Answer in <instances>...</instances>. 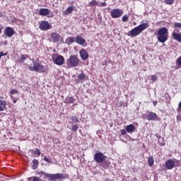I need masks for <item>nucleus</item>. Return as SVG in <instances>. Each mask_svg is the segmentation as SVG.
Listing matches in <instances>:
<instances>
[{"instance_id": "c9c22d12", "label": "nucleus", "mask_w": 181, "mask_h": 181, "mask_svg": "<svg viewBox=\"0 0 181 181\" xmlns=\"http://www.w3.org/2000/svg\"><path fill=\"white\" fill-rule=\"evenodd\" d=\"M160 141H163V138L161 137L158 139V144L160 146H165V142L163 141L162 143H160Z\"/></svg>"}, {"instance_id": "f704fd0d", "label": "nucleus", "mask_w": 181, "mask_h": 181, "mask_svg": "<svg viewBox=\"0 0 181 181\" xmlns=\"http://www.w3.org/2000/svg\"><path fill=\"white\" fill-rule=\"evenodd\" d=\"M77 129H78V124H75V125L72 126L71 131L73 132H76V131H77Z\"/></svg>"}, {"instance_id": "a878e982", "label": "nucleus", "mask_w": 181, "mask_h": 181, "mask_svg": "<svg viewBox=\"0 0 181 181\" xmlns=\"http://www.w3.org/2000/svg\"><path fill=\"white\" fill-rule=\"evenodd\" d=\"M28 57H29V55H28V54H22L19 59V61L21 63H23V62H25V60H26Z\"/></svg>"}, {"instance_id": "7ed1b4c3", "label": "nucleus", "mask_w": 181, "mask_h": 181, "mask_svg": "<svg viewBox=\"0 0 181 181\" xmlns=\"http://www.w3.org/2000/svg\"><path fill=\"white\" fill-rule=\"evenodd\" d=\"M66 63L69 67H77V66H80V59L77 55H71L66 60Z\"/></svg>"}, {"instance_id": "4d7b16f0", "label": "nucleus", "mask_w": 181, "mask_h": 181, "mask_svg": "<svg viewBox=\"0 0 181 181\" xmlns=\"http://www.w3.org/2000/svg\"><path fill=\"white\" fill-rule=\"evenodd\" d=\"M4 44H6V42H4Z\"/></svg>"}, {"instance_id": "c85d7f7f", "label": "nucleus", "mask_w": 181, "mask_h": 181, "mask_svg": "<svg viewBox=\"0 0 181 181\" xmlns=\"http://www.w3.org/2000/svg\"><path fill=\"white\" fill-rule=\"evenodd\" d=\"M42 180L40 178H39V177H30L28 178V181H41Z\"/></svg>"}, {"instance_id": "aec40b11", "label": "nucleus", "mask_w": 181, "mask_h": 181, "mask_svg": "<svg viewBox=\"0 0 181 181\" xmlns=\"http://www.w3.org/2000/svg\"><path fill=\"white\" fill-rule=\"evenodd\" d=\"M6 110V101L0 100V111H5Z\"/></svg>"}, {"instance_id": "58836bf2", "label": "nucleus", "mask_w": 181, "mask_h": 181, "mask_svg": "<svg viewBox=\"0 0 181 181\" xmlns=\"http://www.w3.org/2000/svg\"><path fill=\"white\" fill-rule=\"evenodd\" d=\"M10 94H11V95H13V94H18V90H16V89H13V90H11L10 91Z\"/></svg>"}, {"instance_id": "7c9ffc66", "label": "nucleus", "mask_w": 181, "mask_h": 181, "mask_svg": "<svg viewBox=\"0 0 181 181\" xmlns=\"http://www.w3.org/2000/svg\"><path fill=\"white\" fill-rule=\"evenodd\" d=\"M129 19V17L128 16V15H124L122 17V22H128V20Z\"/></svg>"}, {"instance_id": "f257e3e1", "label": "nucleus", "mask_w": 181, "mask_h": 181, "mask_svg": "<svg viewBox=\"0 0 181 181\" xmlns=\"http://www.w3.org/2000/svg\"><path fill=\"white\" fill-rule=\"evenodd\" d=\"M149 28V24L148 23H144L143 24L139 25L137 27H135L132 30H131L129 32V36H131L132 37H135V36H138L139 35H141L144 30L146 29H148Z\"/></svg>"}, {"instance_id": "20e7f679", "label": "nucleus", "mask_w": 181, "mask_h": 181, "mask_svg": "<svg viewBox=\"0 0 181 181\" xmlns=\"http://www.w3.org/2000/svg\"><path fill=\"white\" fill-rule=\"evenodd\" d=\"M30 71H36V73H45V66L40 64L39 62H33V66H29Z\"/></svg>"}, {"instance_id": "864d4df0", "label": "nucleus", "mask_w": 181, "mask_h": 181, "mask_svg": "<svg viewBox=\"0 0 181 181\" xmlns=\"http://www.w3.org/2000/svg\"><path fill=\"white\" fill-rule=\"evenodd\" d=\"M105 65L107 66V62H105Z\"/></svg>"}, {"instance_id": "f8f14e48", "label": "nucleus", "mask_w": 181, "mask_h": 181, "mask_svg": "<svg viewBox=\"0 0 181 181\" xmlns=\"http://www.w3.org/2000/svg\"><path fill=\"white\" fill-rule=\"evenodd\" d=\"M4 34L7 37H12L15 35V30L11 27H6L4 30Z\"/></svg>"}, {"instance_id": "6e6552de", "label": "nucleus", "mask_w": 181, "mask_h": 181, "mask_svg": "<svg viewBox=\"0 0 181 181\" xmlns=\"http://www.w3.org/2000/svg\"><path fill=\"white\" fill-rule=\"evenodd\" d=\"M105 158H107V156L101 152L96 153L94 155V160H95L97 163H103V162L105 160Z\"/></svg>"}, {"instance_id": "a19ab883", "label": "nucleus", "mask_w": 181, "mask_h": 181, "mask_svg": "<svg viewBox=\"0 0 181 181\" xmlns=\"http://www.w3.org/2000/svg\"><path fill=\"white\" fill-rule=\"evenodd\" d=\"M151 80L152 81H156V80H158V76L156 75H152Z\"/></svg>"}, {"instance_id": "a18cd8bd", "label": "nucleus", "mask_w": 181, "mask_h": 181, "mask_svg": "<svg viewBox=\"0 0 181 181\" xmlns=\"http://www.w3.org/2000/svg\"><path fill=\"white\" fill-rule=\"evenodd\" d=\"M8 53H4V52H0V57H2V56H7Z\"/></svg>"}, {"instance_id": "393cba45", "label": "nucleus", "mask_w": 181, "mask_h": 181, "mask_svg": "<svg viewBox=\"0 0 181 181\" xmlns=\"http://www.w3.org/2000/svg\"><path fill=\"white\" fill-rule=\"evenodd\" d=\"M33 163L32 169H37V167L39 166V161L37 159H34L33 160Z\"/></svg>"}, {"instance_id": "cd10ccee", "label": "nucleus", "mask_w": 181, "mask_h": 181, "mask_svg": "<svg viewBox=\"0 0 181 181\" xmlns=\"http://www.w3.org/2000/svg\"><path fill=\"white\" fill-rule=\"evenodd\" d=\"M153 163H155V160H153V156L148 157V164L150 166H153Z\"/></svg>"}, {"instance_id": "5fc2aeb1", "label": "nucleus", "mask_w": 181, "mask_h": 181, "mask_svg": "<svg viewBox=\"0 0 181 181\" xmlns=\"http://www.w3.org/2000/svg\"><path fill=\"white\" fill-rule=\"evenodd\" d=\"M181 118L180 117H178V119H180Z\"/></svg>"}, {"instance_id": "ddd939ff", "label": "nucleus", "mask_w": 181, "mask_h": 181, "mask_svg": "<svg viewBox=\"0 0 181 181\" xmlns=\"http://www.w3.org/2000/svg\"><path fill=\"white\" fill-rule=\"evenodd\" d=\"M146 119L148 121H155L158 119V115L153 112H148Z\"/></svg>"}, {"instance_id": "423d86ee", "label": "nucleus", "mask_w": 181, "mask_h": 181, "mask_svg": "<svg viewBox=\"0 0 181 181\" xmlns=\"http://www.w3.org/2000/svg\"><path fill=\"white\" fill-rule=\"evenodd\" d=\"M124 15V11L121 8H114L110 11V16L112 19H118Z\"/></svg>"}, {"instance_id": "c03bdc74", "label": "nucleus", "mask_w": 181, "mask_h": 181, "mask_svg": "<svg viewBox=\"0 0 181 181\" xmlns=\"http://www.w3.org/2000/svg\"><path fill=\"white\" fill-rule=\"evenodd\" d=\"M120 132H121L122 135H127V130H125V129L120 130Z\"/></svg>"}, {"instance_id": "de8ad7c7", "label": "nucleus", "mask_w": 181, "mask_h": 181, "mask_svg": "<svg viewBox=\"0 0 181 181\" xmlns=\"http://www.w3.org/2000/svg\"><path fill=\"white\" fill-rule=\"evenodd\" d=\"M71 139H73V136H69L68 141H71Z\"/></svg>"}, {"instance_id": "5701e85b", "label": "nucleus", "mask_w": 181, "mask_h": 181, "mask_svg": "<svg viewBox=\"0 0 181 181\" xmlns=\"http://www.w3.org/2000/svg\"><path fill=\"white\" fill-rule=\"evenodd\" d=\"M99 5H100V3L96 0H92L90 2L88 3V6H90V7L98 6Z\"/></svg>"}, {"instance_id": "473e14b6", "label": "nucleus", "mask_w": 181, "mask_h": 181, "mask_svg": "<svg viewBox=\"0 0 181 181\" xmlns=\"http://www.w3.org/2000/svg\"><path fill=\"white\" fill-rule=\"evenodd\" d=\"M71 121H73L74 122H80V120L78 119V117H77L76 116H72L71 117Z\"/></svg>"}, {"instance_id": "79ce46f5", "label": "nucleus", "mask_w": 181, "mask_h": 181, "mask_svg": "<svg viewBox=\"0 0 181 181\" xmlns=\"http://www.w3.org/2000/svg\"><path fill=\"white\" fill-rule=\"evenodd\" d=\"M35 154L37 155V156H40V149L36 148Z\"/></svg>"}, {"instance_id": "4c0bfd02", "label": "nucleus", "mask_w": 181, "mask_h": 181, "mask_svg": "<svg viewBox=\"0 0 181 181\" xmlns=\"http://www.w3.org/2000/svg\"><path fill=\"white\" fill-rule=\"evenodd\" d=\"M174 26L178 29H181V23H175Z\"/></svg>"}, {"instance_id": "6e6d98bb", "label": "nucleus", "mask_w": 181, "mask_h": 181, "mask_svg": "<svg viewBox=\"0 0 181 181\" xmlns=\"http://www.w3.org/2000/svg\"><path fill=\"white\" fill-rule=\"evenodd\" d=\"M4 44H6V42H4Z\"/></svg>"}, {"instance_id": "4be33fe9", "label": "nucleus", "mask_w": 181, "mask_h": 181, "mask_svg": "<svg viewBox=\"0 0 181 181\" xmlns=\"http://www.w3.org/2000/svg\"><path fill=\"white\" fill-rule=\"evenodd\" d=\"M76 101V99L71 96L66 97L65 99V103L66 104H73Z\"/></svg>"}, {"instance_id": "ea45409f", "label": "nucleus", "mask_w": 181, "mask_h": 181, "mask_svg": "<svg viewBox=\"0 0 181 181\" xmlns=\"http://www.w3.org/2000/svg\"><path fill=\"white\" fill-rule=\"evenodd\" d=\"M44 160L45 162H47V163H52V160L49 158H48L46 156L44 158Z\"/></svg>"}, {"instance_id": "f3484780", "label": "nucleus", "mask_w": 181, "mask_h": 181, "mask_svg": "<svg viewBox=\"0 0 181 181\" xmlns=\"http://www.w3.org/2000/svg\"><path fill=\"white\" fill-rule=\"evenodd\" d=\"M49 13H50V10H49L48 8L40 9L39 15H40V16H47Z\"/></svg>"}, {"instance_id": "1a4fd4ad", "label": "nucleus", "mask_w": 181, "mask_h": 181, "mask_svg": "<svg viewBox=\"0 0 181 181\" xmlns=\"http://www.w3.org/2000/svg\"><path fill=\"white\" fill-rule=\"evenodd\" d=\"M52 61L57 65V66H62L64 64V57L62 55H54L52 57Z\"/></svg>"}, {"instance_id": "39448f33", "label": "nucleus", "mask_w": 181, "mask_h": 181, "mask_svg": "<svg viewBox=\"0 0 181 181\" xmlns=\"http://www.w3.org/2000/svg\"><path fill=\"white\" fill-rule=\"evenodd\" d=\"M180 165V161L176 159H169L165 162V168L168 170H172L175 166L177 168Z\"/></svg>"}, {"instance_id": "72a5a7b5", "label": "nucleus", "mask_w": 181, "mask_h": 181, "mask_svg": "<svg viewBox=\"0 0 181 181\" xmlns=\"http://www.w3.org/2000/svg\"><path fill=\"white\" fill-rule=\"evenodd\" d=\"M78 78H79V80H86V74H80L78 76Z\"/></svg>"}, {"instance_id": "c756f323", "label": "nucleus", "mask_w": 181, "mask_h": 181, "mask_svg": "<svg viewBox=\"0 0 181 181\" xmlns=\"http://www.w3.org/2000/svg\"><path fill=\"white\" fill-rule=\"evenodd\" d=\"M164 2L166 5H173L175 0H165Z\"/></svg>"}, {"instance_id": "2eb2a0df", "label": "nucleus", "mask_w": 181, "mask_h": 181, "mask_svg": "<svg viewBox=\"0 0 181 181\" xmlns=\"http://www.w3.org/2000/svg\"><path fill=\"white\" fill-rule=\"evenodd\" d=\"M79 54L82 60H87V59H88V52L84 49L80 50Z\"/></svg>"}, {"instance_id": "603ef678", "label": "nucleus", "mask_w": 181, "mask_h": 181, "mask_svg": "<svg viewBox=\"0 0 181 181\" xmlns=\"http://www.w3.org/2000/svg\"><path fill=\"white\" fill-rule=\"evenodd\" d=\"M179 118H181V117L177 116V119H179Z\"/></svg>"}, {"instance_id": "f03ea898", "label": "nucleus", "mask_w": 181, "mask_h": 181, "mask_svg": "<svg viewBox=\"0 0 181 181\" xmlns=\"http://www.w3.org/2000/svg\"><path fill=\"white\" fill-rule=\"evenodd\" d=\"M157 39L158 42H160V43H165V42H167L168 39H169V32L168 31V28L163 27L158 29L157 32Z\"/></svg>"}, {"instance_id": "49530a36", "label": "nucleus", "mask_w": 181, "mask_h": 181, "mask_svg": "<svg viewBox=\"0 0 181 181\" xmlns=\"http://www.w3.org/2000/svg\"><path fill=\"white\" fill-rule=\"evenodd\" d=\"M100 6H107V3L105 2L100 3Z\"/></svg>"}, {"instance_id": "9d476101", "label": "nucleus", "mask_w": 181, "mask_h": 181, "mask_svg": "<svg viewBox=\"0 0 181 181\" xmlns=\"http://www.w3.org/2000/svg\"><path fill=\"white\" fill-rule=\"evenodd\" d=\"M52 28V25L46 21H42L39 24V29H40V30H49Z\"/></svg>"}, {"instance_id": "37998d69", "label": "nucleus", "mask_w": 181, "mask_h": 181, "mask_svg": "<svg viewBox=\"0 0 181 181\" xmlns=\"http://www.w3.org/2000/svg\"><path fill=\"white\" fill-rule=\"evenodd\" d=\"M177 112H181V101L178 104V107L177 109Z\"/></svg>"}, {"instance_id": "9b49d317", "label": "nucleus", "mask_w": 181, "mask_h": 181, "mask_svg": "<svg viewBox=\"0 0 181 181\" xmlns=\"http://www.w3.org/2000/svg\"><path fill=\"white\" fill-rule=\"evenodd\" d=\"M51 40L53 43H57L58 42H63L62 35L57 33H52L50 35Z\"/></svg>"}, {"instance_id": "4468645a", "label": "nucleus", "mask_w": 181, "mask_h": 181, "mask_svg": "<svg viewBox=\"0 0 181 181\" xmlns=\"http://www.w3.org/2000/svg\"><path fill=\"white\" fill-rule=\"evenodd\" d=\"M37 175H39L40 176H44V179H48V180L51 181L52 174L46 173L44 171H38L37 172Z\"/></svg>"}, {"instance_id": "6ab92c4d", "label": "nucleus", "mask_w": 181, "mask_h": 181, "mask_svg": "<svg viewBox=\"0 0 181 181\" xmlns=\"http://www.w3.org/2000/svg\"><path fill=\"white\" fill-rule=\"evenodd\" d=\"M172 36L174 40L181 42V33H177L176 32H173Z\"/></svg>"}, {"instance_id": "dca6fc26", "label": "nucleus", "mask_w": 181, "mask_h": 181, "mask_svg": "<svg viewBox=\"0 0 181 181\" xmlns=\"http://www.w3.org/2000/svg\"><path fill=\"white\" fill-rule=\"evenodd\" d=\"M75 40L76 43H77V45H80L81 46H83V45L86 43V40L80 35L76 36Z\"/></svg>"}, {"instance_id": "bb28decb", "label": "nucleus", "mask_w": 181, "mask_h": 181, "mask_svg": "<svg viewBox=\"0 0 181 181\" xmlns=\"http://www.w3.org/2000/svg\"><path fill=\"white\" fill-rule=\"evenodd\" d=\"M100 165L102 166V168H103L104 169H107L109 166H110V163H107V161H105L103 160L102 163H100Z\"/></svg>"}, {"instance_id": "e433bc0d", "label": "nucleus", "mask_w": 181, "mask_h": 181, "mask_svg": "<svg viewBox=\"0 0 181 181\" xmlns=\"http://www.w3.org/2000/svg\"><path fill=\"white\" fill-rule=\"evenodd\" d=\"M176 64H177V66H181V57H180L177 59Z\"/></svg>"}, {"instance_id": "2f4dec72", "label": "nucleus", "mask_w": 181, "mask_h": 181, "mask_svg": "<svg viewBox=\"0 0 181 181\" xmlns=\"http://www.w3.org/2000/svg\"><path fill=\"white\" fill-rule=\"evenodd\" d=\"M15 23H16V25H22V22H23V21L19 19V18H15L14 21Z\"/></svg>"}, {"instance_id": "412c9836", "label": "nucleus", "mask_w": 181, "mask_h": 181, "mask_svg": "<svg viewBox=\"0 0 181 181\" xmlns=\"http://www.w3.org/2000/svg\"><path fill=\"white\" fill-rule=\"evenodd\" d=\"M73 11H74V7L73 6H69L64 12V15H70V13H73Z\"/></svg>"}, {"instance_id": "09e8293b", "label": "nucleus", "mask_w": 181, "mask_h": 181, "mask_svg": "<svg viewBox=\"0 0 181 181\" xmlns=\"http://www.w3.org/2000/svg\"><path fill=\"white\" fill-rule=\"evenodd\" d=\"M0 18H4V13H0Z\"/></svg>"}, {"instance_id": "a211bd4d", "label": "nucleus", "mask_w": 181, "mask_h": 181, "mask_svg": "<svg viewBox=\"0 0 181 181\" xmlns=\"http://www.w3.org/2000/svg\"><path fill=\"white\" fill-rule=\"evenodd\" d=\"M136 129L135 128V126L134 124H129L126 127V131L129 134H132V133L135 132Z\"/></svg>"}, {"instance_id": "b1692460", "label": "nucleus", "mask_w": 181, "mask_h": 181, "mask_svg": "<svg viewBox=\"0 0 181 181\" xmlns=\"http://www.w3.org/2000/svg\"><path fill=\"white\" fill-rule=\"evenodd\" d=\"M75 40L74 37H69L66 39V43L68 45H71L72 43H74Z\"/></svg>"}, {"instance_id": "3c124183", "label": "nucleus", "mask_w": 181, "mask_h": 181, "mask_svg": "<svg viewBox=\"0 0 181 181\" xmlns=\"http://www.w3.org/2000/svg\"><path fill=\"white\" fill-rule=\"evenodd\" d=\"M0 33H2V28H0Z\"/></svg>"}, {"instance_id": "0eeeda50", "label": "nucleus", "mask_w": 181, "mask_h": 181, "mask_svg": "<svg viewBox=\"0 0 181 181\" xmlns=\"http://www.w3.org/2000/svg\"><path fill=\"white\" fill-rule=\"evenodd\" d=\"M69 177H70V175L69 174H51V181H56L57 180V179H69Z\"/></svg>"}, {"instance_id": "8fccbe9b", "label": "nucleus", "mask_w": 181, "mask_h": 181, "mask_svg": "<svg viewBox=\"0 0 181 181\" xmlns=\"http://www.w3.org/2000/svg\"><path fill=\"white\" fill-rule=\"evenodd\" d=\"M13 104H16V100H13Z\"/></svg>"}]
</instances>
